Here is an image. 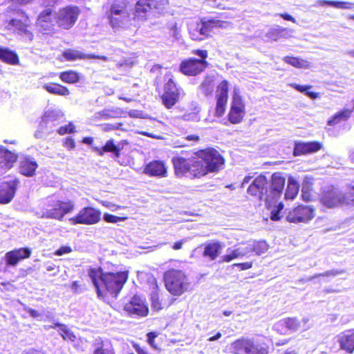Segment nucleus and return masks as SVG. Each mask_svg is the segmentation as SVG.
I'll return each mask as SVG.
<instances>
[{"instance_id":"1","label":"nucleus","mask_w":354,"mask_h":354,"mask_svg":"<svg viewBox=\"0 0 354 354\" xmlns=\"http://www.w3.org/2000/svg\"><path fill=\"white\" fill-rule=\"evenodd\" d=\"M286 179L279 173H274L268 180L263 175L257 176L248 188V193L264 201L269 207L280 198Z\"/></svg>"},{"instance_id":"2","label":"nucleus","mask_w":354,"mask_h":354,"mask_svg":"<svg viewBox=\"0 0 354 354\" xmlns=\"http://www.w3.org/2000/svg\"><path fill=\"white\" fill-rule=\"evenodd\" d=\"M97 297H104L106 291L116 297L128 279L127 272H103L101 268H92L88 272Z\"/></svg>"},{"instance_id":"3","label":"nucleus","mask_w":354,"mask_h":354,"mask_svg":"<svg viewBox=\"0 0 354 354\" xmlns=\"http://www.w3.org/2000/svg\"><path fill=\"white\" fill-rule=\"evenodd\" d=\"M196 161L194 162V167L192 170L194 172L195 178H201L209 172L218 171L224 164V158L219 152L213 149L208 148L201 150L196 153Z\"/></svg>"},{"instance_id":"4","label":"nucleus","mask_w":354,"mask_h":354,"mask_svg":"<svg viewBox=\"0 0 354 354\" xmlns=\"http://www.w3.org/2000/svg\"><path fill=\"white\" fill-rule=\"evenodd\" d=\"M74 208V203L71 201H53L49 202L46 207L35 211V215L39 218H50L61 221L64 216L72 212Z\"/></svg>"},{"instance_id":"5","label":"nucleus","mask_w":354,"mask_h":354,"mask_svg":"<svg viewBox=\"0 0 354 354\" xmlns=\"http://www.w3.org/2000/svg\"><path fill=\"white\" fill-rule=\"evenodd\" d=\"M8 12H12L15 15L9 21L8 26L12 27L17 34L23 36L25 39L31 41L34 35L30 30L32 23L29 17L23 10L14 8L13 6L8 7Z\"/></svg>"},{"instance_id":"6","label":"nucleus","mask_w":354,"mask_h":354,"mask_svg":"<svg viewBox=\"0 0 354 354\" xmlns=\"http://www.w3.org/2000/svg\"><path fill=\"white\" fill-rule=\"evenodd\" d=\"M164 279L167 290L176 296L181 295L190 288L188 277L181 270L172 269L167 271Z\"/></svg>"},{"instance_id":"7","label":"nucleus","mask_w":354,"mask_h":354,"mask_svg":"<svg viewBox=\"0 0 354 354\" xmlns=\"http://www.w3.org/2000/svg\"><path fill=\"white\" fill-rule=\"evenodd\" d=\"M80 14V10L77 6H66L55 13V23L59 28L68 30L75 25Z\"/></svg>"},{"instance_id":"8","label":"nucleus","mask_w":354,"mask_h":354,"mask_svg":"<svg viewBox=\"0 0 354 354\" xmlns=\"http://www.w3.org/2000/svg\"><path fill=\"white\" fill-rule=\"evenodd\" d=\"M101 218V212L92 207L82 208L76 216L69 218L73 225L82 224L91 225L97 223Z\"/></svg>"},{"instance_id":"9","label":"nucleus","mask_w":354,"mask_h":354,"mask_svg":"<svg viewBox=\"0 0 354 354\" xmlns=\"http://www.w3.org/2000/svg\"><path fill=\"white\" fill-rule=\"evenodd\" d=\"M343 190L335 187L324 189L319 196L322 205L328 208H335L344 205Z\"/></svg>"},{"instance_id":"10","label":"nucleus","mask_w":354,"mask_h":354,"mask_svg":"<svg viewBox=\"0 0 354 354\" xmlns=\"http://www.w3.org/2000/svg\"><path fill=\"white\" fill-rule=\"evenodd\" d=\"M315 216L314 209L305 205H299L290 210L286 215V220L290 223H307Z\"/></svg>"},{"instance_id":"11","label":"nucleus","mask_w":354,"mask_h":354,"mask_svg":"<svg viewBox=\"0 0 354 354\" xmlns=\"http://www.w3.org/2000/svg\"><path fill=\"white\" fill-rule=\"evenodd\" d=\"M127 0H115L111 4L109 18L113 27L120 26L122 19L127 15Z\"/></svg>"},{"instance_id":"12","label":"nucleus","mask_w":354,"mask_h":354,"mask_svg":"<svg viewBox=\"0 0 354 354\" xmlns=\"http://www.w3.org/2000/svg\"><path fill=\"white\" fill-rule=\"evenodd\" d=\"M162 0H139L135 5L134 19L138 21H145L151 10L157 8Z\"/></svg>"},{"instance_id":"13","label":"nucleus","mask_w":354,"mask_h":354,"mask_svg":"<svg viewBox=\"0 0 354 354\" xmlns=\"http://www.w3.org/2000/svg\"><path fill=\"white\" fill-rule=\"evenodd\" d=\"M207 66L205 60L189 58L181 62L180 71L186 75H196L203 71Z\"/></svg>"},{"instance_id":"14","label":"nucleus","mask_w":354,"mask_h":354,"mask_svg":"<svg viewBox=\"0 0 354 354\" xmlns=\"http://www.w3.org/2000/svg\"><path fill=\"white\" fill-rule=\"evenodd\" d=\"M52 8H44L39 14L37 26L41 31L47 33L53 30L55 23V13L53 15Z\"/></svg>"},{"instance_id":"15","label":"nucleus","mask_w":354,"mask_h":354,"mask_svg":"<svg viewBox=\"0 0 354 354\" xmlns=\"http://www.w3.org/2000/svg\"><path fill=\"white\" fill-rule=\"evenodd\" d=\"M196 161V158H185L183 157H174L172 159V162L175 169V173L177 176H183L187 172H189L194 177V168L197 169L194 165V162Z\"/></svg>"},{"instance_id":"16","label":"nucleus","mask_w":354,"mask_h":354,"mask_svg":"<svg viewBox=\"0 0 354 354\" xmlns=\"http://www.w3.org/2000/svg\"><path fill=\"white\" fill-rule=\"evenodd\" d=\"M228 82L222 81L217 87L216 94V106L215 109V115L221 117L225 111V106L228 98Z\"/></svg>"},{"instance_id":"17","label":"nucleus","mask_w":354,"mask_h":354,"mask_svg":"<svg viewBox=\"0 0 354 354\" xmlns=\"http://www.w3.org/2000/svg\"><path fill=\"white\" fill-rule=\"evenodd\" d=\"M180 95L179 89L176 87L172 79H169L165 86V92L162 95V101L165 106L169 109L178 100Z\"/></svg>"},{"instance_id":"18","label":"nucleus","mask_w":354,"mask_h":354,"mask_svg":"<svg viewBox=\"0 0 354 354\" xmlns=\"http://www.w3.org/2000/svg\"><path fill=\"white\" fill-rule=\"evenodd\" d=\"M124 310L131 315L145 316L148 308L144 300L139 296H133L131 301L124 305Z\"/></svg>"},{"instance_id":"19","label":"nucleus","mask_w":354,"mask_h":354,"mask_svg":"<svg viewBox=\"0 0 354 354\" xmlns=\"http://www.w3.org/2000/svg\"><path fill=\"white\" fill-rule=\"evenodd\" d=\"M18 182L16 180L0 184V203H8L13 198Z\"/></svg>"},{"instance_id":"20","label":"nucleus","mask_w":354,"mask_h":354,"mask_svg":"<svg viewBox=\"0 0 354 354\" xmlns=\"http://www.w3.org/2000/svg\"><path fill=\"white\" fill-rule=\"evenodd\" d=\"M226 252V254L221 257L220 262L229 263L234 259L250 257L246 244L240 245L239 247L233 249L228 248Z\"/></svg>"},{"instance_id":"21","label":"nucleus","mask_w":354,"mask_h":354,"mask_svg":"<svg viewBox=\"0 0 354 354\" xmlns=\"http://www.w3.org/2000/svg\"><path fill=\"white\" fill-rule=\"evenodd\" d=\"M321 149V145L318 142H296L294 147V156H301L312 153Z\"/></svg>"},{"instance_id":"22","label":"nucleus","mask_w":354,"mask_h":354,"mask_svg":"<svg viewBox=\"0 0 354 354\" xmlns=\"http://www.w3.org/2000/svg\"><path fill=\"white\" fill-rule=\"evenodd\" d=\"M189 32L193 40L200 41L207 37L209 35L203 21H196L189 24Z\"/></svg>"},{"instance_id":"23","label":"nucleus","mask_w":354,"mask_h":354,"mask_svg":"<svg viewBox=\"0 0 354 354\" xmlns=\"http://www.w3.org/2000/svg\"><path fill=\"white\" fill-rule=\"evenodd\" d=\"M144 172L150 176L165 177L167 174V168L163 162L154 160L146 165Z\"/></svg>"},{"instance_id":"24","label":"nucleus","mask_w":354,"mask_h":354,"mask_svg":"<svg viewBox=\"0 0 354 354\" xmlns=\"http://www.w3.org/2000/svg\"><path fill=\"white\" fill-rule=\"evenodd\" d=\"M17 156L10 151L0 146V168L3 170L10 169L17 160Z\"/></svg>"},{"instance_id":"25","label":"nucleus","mask_w":354,"mask_h":354,"mask_svg":"<svg viewBox=\"0 0 354 354\" xmlns=\"http://www.w3.org/2000/svg\"><path fill=\"white\" fill-rule=\"evenodd\" d=\"M292 32L293 30L292 29L276 26L267 32L266 37L271 41H276L281 38L287 39L290 37Z\"/></svg>"},{"instance_id":"26","label":"nucleus","mask_w":354,"mask_h":354,"mask_svg":"<svg viewBox=\"0 0 354 354\" xmlns=\"http://www.w3.org/2000/svg\"><path fill=\"white\" fill-rule=\"evenodd\" d=\"M283 327L287 330L296 331L300 327V322L296 318L288 317L279 321L274 326V329L281 333H286Z\"/></svg>"},{"instance_id":"27","label":"nucleus","mask_w":354,"mask_h":354,"mask_svg":"<svg viewBox=\"0 0 354 354\" xmlns=\"http://www.w3.org/2000/svg\"><path fill=\"white\" fill-rule=\"evenodd\" d=\"M339 342L342 349L348 353H353L354 351V331L348 330L343 333L339 337Z\"/></svg>"},{"instance_id":"28","label":"nucleus","mask_w":354,"mask_h":354,"mask_svg":"<svg viewBox=\"0 0 354 354\" xmlns=\"http://www.w3.org/2000/svg\"><path fill=\"white\" fill-rule=\"evenodd\" d=\"M38 165L32 158H25L20 162L19 171L26 176H32L35 174Z\"/></svg>"},{"instance_id":"29","label":"nucleus","mask_w":354,"mask_h":354,"mask_svg":"<svg viewBox=\"0 0 354 354\" xmlns=\"http://www.w3.org/2000/svg\"><path fill=\"white\" fill-rule=\"evenodd\" d=\"M201 21H203V24L205 25L206 29L209 33L215 28H228L232 27V23L226 21H222L217 18L205 17L201 18Z\"/></svg>"},{"instance_id":"30","label":"nucleus","mask_w":354,"mask_h":354,"mask_svg":"<svg viewBox=\"0 0 354 354\" xmlns=\"http://www.w3.org/2000/svg\"><path fill=\"white\" fill-rule=\"evenodd\" d=\"M253 344L254 342L250 339H241L235 341L232 347L236 354H251L250 351Z\"/></svg>"},{"instance_id":"31","label":"nucleus","mask_w":354,"mask_h":354,"mask_svg":"<svg viewBox=\"0 0 354 354\" xmlns=\"http://www.w3.org/2000/svg\"><path fill=\"white\" fill-rule=\"evenodd\" d=\"M246 246L250 256L252 252L259 256L268 250V245L265 241H253L246 243Z\"/></svg>"},{"instance_id":"32","label":"nucleus","mask_w":354,"mask_h":354,"mask_svg":"<svg viewBox=\"0 0 354 354\" xmlns=\"http://www.w3.org/2000/svg\"><path fill=\"white\" fill-rule=\"evenodd\" d=\"M222 245L218 242L209 243L205 245L203 256L214 260L220 254Z\"/></svg>"},{"instance_id":"33","label":"nucleus","mask_w":354,"mask_h":354,"mask_svg":"<svg viewBox=\"0 0 354 354\" xmlns=\"http://www.w3.org/2000/svg\"><path fill=\"white\" fill-rule=\"evenodd\" d=\"M317 6H330L336 8L353 10L354 9V3L347 1H337L330 0H318Z\"/></svg>"},{"instance_id":"34","label":"nucleus","mask_w":354,"mask_h":354,"mask_svg":"<svg viewBox=\"0 0 354 354\" xmlns=\"http://www.w3.org/2000/svg\"><path fill=\"white\" fill-rule=\"evenodd\" d=\"M0 59L13 65L19 63L18 56L14 51L1 46H0Z\"/></svg>"},{"instance_id":"35","label":"nucleus","mask_w":354,"mask_h":354,"mask_svg":"<svg viewBox=\"0 0 354 354\" xmlns=\"http://www.w3.org/2000/svg\"><path fill=\"white\" fill-rule=\"evenodd\" d=\"M299 183L293 177H289L288 180V186L285 192V198L292 200L298 194Z\"/></svg>"},{"instance_id":"36","label":"nucleus","mask_w":354,"mask_h":354,"mask_svg":"<svg viewBox=\"0 0 354 354\" xmlns=\"http://www.w3.org/2000/svg\"><path fill=\"white\" fill-rule=\"evenodd\" d=\"M63 115L62 113L58 110H47L41 119V127L43 128L44 125L48 126V124L50 122L56 121L62 118Z\"/></svg>"},{"instance_id":"37","label":"nucleus","mask_w":354,"mask_h":354,"mask_svg":"<svg viewBox=\"0 0 354 354\" xmlns=\"http://www.w3.org/2000/svg\"><path fill=\"white\" fill-rule=\"evenodd\" d=\"M283 60L286 63L297 68H308L311 66L310 62L308 61L294 57L286 56L283 57Z\"/></svg>"},{"instance_id":"38","label":"nucleus","mask_w":354,"mask_h":354,"mask_svg":"<svg viewBox=\"0 0 354 354\" xmlns=\"http://www.w3.org/2000/svg\"><path fill=\"white\" fill-rule=\"evenodd\" d=\"M56 327L59 328L60 335H62L64 339L70 340L71 342H74L75 340V335L69 328H68L67 326L65 324L55 323L54 326H50L48 328H55Z\"/></svg>"},{"instance_id":"39","label":"nucleus","mask_w":354,"mask_h":354,"mask_svg":"<svg viewBox=\"0 0 354 354\" xmlns=\"http://www.w3.org/2000/svg\"><path fill=\"white\" fill-rule=\"evenodd\" d=\"M44 88L48 93L55 95L64 96L68 95L70 93L68 89L66 87L57 84H45L44 85Z\"/></svg>"},{"instance_id":"40","label":"nucleus","mask_w":354,"mask_h":354,"mask_svg":"<svg viewBox=\"0 0 354 354\" xmlns=\"http://www.w3.org/2000/svg\"><path fill=\"white\" fill-rule=\"evenodd\" d=\"M351 114V111L348 109H344L335 114L332 118L328 121V125H335L342 121H346L349 118Z\"/></svg>"},{"instance_id":"41","label":"nucleus","mask_w":354,"mask_h":354,"mask_svg":"<svg viewBox=\"0 0 354 354\" xmlns=\"http://www.w3.org/2000/svg\"><path fill=\"white\" fill-rule=\"evenodd\" d=\"M122 147L120 143L115 145L113 140H109L104 145V151L111 152L115 158H119Z\"/></svg>"},{"instance_id":"42","label":"nucleus","mask_w":354,"mask_h":354,"mask_svg":"<svg viewBox=\"0 0 354 354\" xmlns=\"http://www.w3.org/2000/svg\"><path fill=\"white\" fill-rule=\"evenodd\" d=\"M345 272H346L345 270H328V271H326L322 273L316 274L310 277L303 279H301V281L304 282H308V281H310L313 280L314 279L319 277H335L339 274H344Z\"/></svg>"},{"instance_id":"43","label":"nucleus","mask_w":354,"mask_h":354,"mask_svg":"<svg viewBox=\"0 0 354 354\" xmlns=\"http://www.w3.org/2000/svg\"><path fill=\"white\" fill-rule=\"evenodd\" d=\"M214 82L209 77H206L199 86V90L205 96L211 95L214 91Z\"/></svg>"},{"instance_id":"44","label":"nucleus","mask_w":354,"mask_h":354,"mask_svg":"<svg viewBox=\"0 0 354 354\" xmlns=\"http://www.w3.org/2000/svg\"><path fill=\"white\" fill-rule=\"evenodd\" d=\"M59 78L66 83L74 84L79 81L80 77L77 73L69 71L62 72L59 75Z\"/></svg>"},{"instance_id":"45","label":"nucleus","mask_w":354,"mask_h":354,"mask_svg":"<svg viewBox=\"0 0 354 354\" xmlns=\"http://www.w3.org/2000/svg\"><path fill=\"white\" fill-rule=\"evenodd\" d=\"M290 86L296 89L297 91L305 93L306 95L311 99H316L318 97V93L313 91H310L312 88L311 86L304 85L301 86L295 83L291 84Z\"/></svg>"},{"instance_id":"46","label":"nucleus","mask_w":354,"mask_h":354,"mask_svg":"<svg viewBox=\"0 0 354 354\" xmlns=\"http://www.w3.org/2000/svg\"><path fill=\"white\" fill-rule=\"evenodd\" d=\"M244 115V110L231 108L229 113V120L233 124H238L242 120Z\"/></svg>"},{"instance_id":"47","label":"nucleus","mask_w":354,"mask_h":354,"mask_svg":"<svg viewBox=\"0 0 354 354\" xmlns=\"http://www.w3.org/2000/svg\"><path fill=\"white\" fill-rule=\"evenodd\" d=\"M343 202L344 205L354 206V185L346 188V191H343Z\"/></svg>"},{"instance_id":"48","label":"nucleus","mask_w":354,"mask_h":354,"mask_svg":"<svg viewBox=\"0 0 354 354\" xmlns=\"http://www.w3.org/2000/svg\"><path fill=\"white\" fill-rule=\"evenodd\" d=\"M64 57L68 61H73L77 59H84V55L78 50H67L63 53Z\"/></svg>"},{"instance_id":"49","label":"nucleus","mask_w":354,"mask_h":354,"mask_svg":"<svg viewBox=\"0 0 354 354\" xmlns=\"http://www.w3.org/2000/svg\"><path fill=\"white\" fill-rule=\"evenodd\" d=\"M200 111V107L197 105H194V107L193 108V112L185 113L183 115V119L185 121L198 122L200 120V116L198 115Z\"/></svg>"},{"instance_id":"50","label":"nucleus","mask_w":354,"mask_h":354,"mask_svg":"<svg viewBox=\"0 0 354 354\" xmlns=\"http://www.w3.org/2000/svg\"><path fill=\"white\" fill-rule=\"evenodd\" d=\"M277 201L272 204L271 206H274V209L271 211L270 218L272 221H279L281 218L279 214L281 211L283 209V204L280 202L277 205H276Z\"/></svg>"},{"instance_id":"51","label":"nucleus","mask_w":354,"mask_h":354,"mask_svg":"<svg viewBox=\"0 0 354 354\" xmlns=\"http://www.w3.org/2000/svg\"><path fill=\"white\" fill-rule=\"evenodd\" d=\"M231 108L244 110V104L243 103L241 97L236 93L235 91H234Z\"/></svg>"},{"instance_id":"52","label":"nucleus","mask_w":354,"mask_h":354,"mask_svg":"<svg viewBox=\"0 0 354 354\" xmlns=\"http://www.w3.org/2000/svg\"><path fill=\"white\" fill-rule=\"evenodd\" d=\"M18 259L21 260L26 258H28L30 256L31 250L28 248H20L18 250H13Z\"/></svg>"},{"instance_id":"53","label":"nucleus","mask_w":354,"mask_h":354,"mask_svg":"<svg viewBox=\"0 0 354 354\" xmlns=\"http://www.w3.org/2000/svg\"><path fill=\"white\" fill-rule=\"evenodd\" d=\"M18 259L21 260L26 258H28L30 256L31 250L28 248H20L18 250H13Z\"/></svg>"},{"instance_id":"54","label":"nucleus","mask_w":354,"mask_h":354,"mask_svg":"<svg viewBox=\"0 0 354 354\" xmlns=\"http://www.w3.org/2000/svg\"><path fill=\"white\" fill-rule=\"evenodd\" d=\"M52 131V128L50 127V129H48V126L46 125H44L43 128H41L40 124L39 129L35 133V137L37 138H44Z\"/></svg>"},{"instance_id":"55","label":"nucleus","mask_w":354,"mask_h":354,"mask_svg":"<svg viewBox=\"0 0 354 354\" xmlns=\"http://www.w3.org/2000/svg\"><path fill=\"white\" fill-rule=\"evenodd\" d=\"M6 259L8 265L15 266L19 261L18 257L16 256L13 251H10L6 253Z\"/></svg>"},{"instance_id":"56","label":"nucleus","mask_w":354,"mask_h":354,"mask_svg":"<svg viewBox=\"0 0 354 354\" xmlns=\"http://www.w3.org/2000/svg\"><path fill=\"white\" fill-rule=\"evenodd\" d=\"M113 117H115V111L109 109H104L95 113V118H97L107 119Z\"/></svg>"},{"instance_id":"57","label":"nucleus","mask_w":354,"mask_h":354,"mask_svg":"<svg viewBox=\"0 0 354 354\" xmlns=\"http://www.w3.org/2000/svg\"><path fill=\"white\" fill-rule=\"evenodd\" d=\"M104 220L107 223H117L118 221H124L126 219L124 217L116 216L108 213H105L103 216Z\"/></svg>"},{"instance_id":"58","label":"nucleus","mask_w":354,"mask_h":354,"mask_svg":"<svg viewBox=\"0 0 354 354\" xmlns=\"http://www.w3.org/2000/svg\"><path fill=\"white\" fill-rule=\"evenodd\" d=\"M93 354H115V352L112 348H106L101 345L95 349Z\"/></svg>"},{"instance_id":"59","label":"nucleus","mask_w":354,"mask_h":354,"mask_svg":"<svg viewBox=\"0 0 354 354\" xmlns=\"http://www.w3.org/2000/svg\"><path fill=\"white\" fill-rule=\"evenodd\" d=\"M75 127L72 123L68 124V125H65L63 127H61L58 130L57 132L60 135H64L66 133H71L74 131Z\"/></svg>"},{"instance_id":"60","label":"nucleus","mask_w":354,"mask_h":354,"mask_svg":"<svg viewBox=\"0 0 354 354\" xmlns=\"http://www.w3.org/2000/svg\"><path fill=\"white\" fill-rule=\"evenodd\" d=\"M250 353H251V354H268V351H267L266 348H265L261 346L255 345L254 344H253L252 348L250 349Z\"/></svg>"},{"instance_id":"61","label":"nucleus","mask_w":354,"mask_h":354,"mask_svg":"<svg viewBox=\"0 0 354 354\" xmlns=\"http://www.w3.org/2000/svg\"><path fill=\"white\" fill-rule=\"evenodd\" d=\"M59 0H41V6L44 8H52L54 10V8Z\"/></svg>"},{"instance_id":"62","label":"nucleus","mask_w":354,"mask_h":354,"mask_svg":"<svg viewBox=\"0 0 354 354\" xmlns=\"http://www.w3.org/2000/svg\"><path fill=\"white\" fill-rule=\"evenodd\" d=\"M101 204L113 212L124 208V207L117 205L109 201H101Z\"/></svg>"},{"instance_id":"63","label":"nucleus","mask_w":354,"mask_h":354,"mask_svg":"<svg viewBox=\"0 0 354 354\" xmlns=\"http://www.w3.org/2000/svg\"><path fill=\"white\" fill-rule=\"evenodd\" d=\"M72 251V249L69 246H62L55 252V255L62 256L65 254H68Z\"/></svg>"},{"instance_id":"64","label":"nucleus","mask_w":354,"mask_h":354,"mask_svg":"<svg viewBox=\"0 0 354 354\" xmlns=\"http://www.w3.org/2000/svg\"><path fill=\"white\" fill-rule=\"evenodd\" d=\"M233 267H238L241 270H248L252 268V262H245V263H234L232 265Z\"/></svg>"}]
</instances>
